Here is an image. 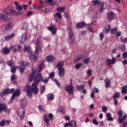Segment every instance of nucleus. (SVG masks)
Segmentation results:
<instances>
[{
    "instance_id": "nucleus-1",
    "label": "nucleus",
    "mask_w": 127,
    "mask_h": 127,
    "mask_svg": "<svg viewBox=\"0 0 127 127\" xmlns=\"http://www.w3.org/2000/svg\"><path fill=\"white\" fill-rule=\"evenodd\" d=\"M15 4L16 5V9L17 11H15L14 9L11 8H6L4 9L3 12L5 14L1 13L0 14V20H4L6 21L9 20L10 18L7 16V15H15V16H18L23 14V12H21L22 9V6L18 2H15Z\"/></svg>"
},
{
    "instance_id": "nucleus-2",
    "label": "nucleus",
    "mask_w": 127,
    "mask_h": 127,
    "mask_svg": "<svg viewBox=\"0 0 127 127\" xmlns=\"http://www.w3.org/2000/svg\"><path fill=\"white\" fill-rule=\"evenodd\" d=\"M2 91H3V92H0V97H2V98H3L4 96H6V95H8V94H12V93H13L14 89L11 88V89H9V88H6L5 90L2 89Z\"/></svg>"
},
{
    "instance_id": "nucleus-3",
    "label": "nucleus",
    "mask_w": 127,
    "mask_h": 127,
    "mask_svg": "<svg viewBox=\"0 0 127 127\" xmlns=\"http://www.w3.org/2000/svg\"><path fill=\"white\" fill-rule=\"evenodd\" d=\"M73 90L74 86L72 84V79H70L69 84L67 85L65 88V91H66V92H68V93L70 95H73L74 94V92H73Z\"/></svg>"
},
{
    "instance_id": "nucleus-4",
    "label": "nucleus",
    "mask_w": 127,
    "mask_h": 127,
    "mask_svg": "<svg viewBox=\"0 0 127 127\" xmlns=\"http://www.w3.org/2000/svg\"><path fill=\"white\" fill-rule=\"evenodd\" d=\"M22 47L20 45H15L10 47V49L12 50L13 53H16L17 51H20L21 50Z\"/></svg>"
},
{
    "instance_id": "nucleus-5",
    "label": "nucleus",
    "mask_w": 127,
    "mask_h": 127,
    "mask_svg": "<svg viewBox=\"0 0 127 127\" xmlns=\"http://www.w3.org/2000/svg\"><path fill=\"white\" fill-rule=\"evenodd\" d=\"M6 112V113H9L10 112V109H7V106L5 104L0 102V114L1 112Z\"/></svg>"
},
{
    "instance_id": "nucleus-6",
    "label": "nucleus",
    "mask_w": 127,
    "mask_h": 127,
    "mask_svg": "<svg viewBox=\"0 0 127 127\" xmlns=\"http://www.w3.org/2000/svg\"><path fill=\"white\" fill-rule=\"evenodd\" d=\"M68 37L70 43H71V44L74 43L75 38L74 37V33H73V30H72L71 28H69L68 30Z\"/></svg>"
},
{
    "instance_id": "nucleus-7",
    "label": "nucleus",
    "mask_w": 127,
    "mask_h": 127,
    "mask_svg": "<svg viewBox=\"0 0 127 127\" xmlns=\"http://www.w3.org/2000/svg\"><path fill=\"white\" fill-rule=\"evenodd\" d=\"M121 97V92H117L115 94H113V98L114 100V105L117 106L119 103L117 99H120Z\"/></svg>"
},
{
    "instance_id": "nucleus-8",
    "label": "nucleus",
    "mask_w": 127,
    "mask_h": 127,
    "mask_svg": "<svg viewBox=\"0 0 127 127\" xmlns=\"http://www.w3.org/2000/svg\"><path fill=\"white\" fill-rule=\"evenodd\" d=\"M38 84H39V82L36 80L34 81L33 83L32 84V87H33L32 89L33 92H34L35 95H37V93H38V88H37Z\"/></svg>"
},
{
    "instance_id": "nucleus-9",
    "label": "nucleus",
    "mask_w": 127,
    "mask_h": 127,
    "mask_svg": "<svg viewBox=\"0 0 127 127\" xmlns=\"http://www.w3.org/2000/svg\"><path fill=\"white\" fill-rule=\"evenodd\" d=\"M35 74H36V68L32 67V72L29 74V82H32L34 77H35Z\"/></svg>"
},
{
    "instance_id": "nucleus-10",
    "label": "nucleus",
    "mask_w": 127,
    "mask_h": 127,
    "mask_svg": "<svg viewBox=\"0 0 127 127\" xmlns=\"http://www.w3.org/2000/svg\"><path fill=\"white\" fill-rule=\"evenodd\" d=\"M26 66H27V64H26V63L22 62L20 66H18V68L19 69L21 74H22V73L24 72L25 68H26Z\"/></svg>"
},
{
    "instance_id": "nucleus-11",
    "label": "nucleus",
    "mask_w": 127,
    "mask_h": 127,
    "mask_svg": "<svg viewBox=\"0 0 127 127\" xmlns=\"http://www.w3.org/2000/svg\"><path fill=\"white\" fill-rule=\"evenodd\" d=\"M117 61V58L113 57L112 60L110 59H107L106 60V63L107 66H110V65H115L116 64V61Z\"/></svg>"
},
{
    "instance_id": "nucleus-12",
    "label": "nucleus",
    "mask_w": 127,
    "mask_h": 127,
    "mask_svg": "<svg viewBox=\"0 0 127 127\" xmlns=\"http://www.w3.org/2000/svg\"><path fill=\"white\" fill-rule=\"evenodd\" d=\"M36 44L37 48H36V52L41 50V39L40 37H38L36 40Z\"/></svg>"
},
{
    "instance_id": "nucleus-13",
    "label": "nucleus",
    "mask_w": 127,
    "mask_h": 127,
    "mask_svg": "<svg viewBox=\"0 0 127 127\" xmlns=\"http://www.w3.org/2000/svg\"><path fill=\"white\" fill-rule=\"evenodd\" d=\"M3 31H5V30H10L12 29V24L11 23H8L6 25H3L2 26Z\"/></svg>"
},
{
    "instance_id": "nucleus-14",
    "label": "nucleus",
    "mask_w": 127,
    "mask_h": 127,
    "mask_svg": "<svg viewBox=\"0 0 127 127\" xmlns=\"http://www.w3.org/2000/svg\"><path fill=\"white\" fill-rule=\"evenodd\" d=\"M28 57L31 61H34V60H36V57L34 55V53L33 52H28Z\"/></svg>"
},
{
    "instance_id": "nucleus-15",
    "label": "nucleus",
    "mask_w": 127,
    "mask_h": 127,
    "mask_svg": "<svg viewBox=\"0 0 127 127\" xmlns=\"http://www.w3.org/2000/svg\"><path fill=\"white\" fill-rule=\"evenodd\" d=\"M35 80H36L37 82H41L42 81V79H43V76H42V73H38L36 76L35 77Z\"/></svg>"
},
{
    "instance_id": "nucleus-16",
    "label": "nucleus",
    "mask_w": 127,
    "mask_h": 127,
    "mask_svg": "<svg viewBox=\"0 0 127 127\" xmlns=\"http://www.w3.org/2000/svg\"><path fill=\"white\" fill-rule=\"evenodd\" d=\"M47 29L50 30V31H52V33L53 35H54V34H56V32H57V28L54 27L53 25L49 26L47 28Z\"/></svg>"
},
{
    "instance_id": "nucleus-17",
    "label": "nucleus",
    "mask_w": 127,
    "mask_h": 127,
    "mask_svg": "<svg viewBox=\"0 0 127 127\" xmlns=\"http://www.w3.org/2000/svg\"><path fill=\"white\" fill-rule=\"evenodd\" d=\"M15 37V34H14V33H11L10 35L5 36L4 37V38L5 41H9L10 39H12V38H14Z\"/></svg>"
},
{
    "instance_id": "nucleus-18",
    "label": "nucleus",
    "mask_w": 127,
    "mask_h": 127,
    "mask_svg": "<svg viewBox=\"0 0 127 127\" xmlns=\"http://www.w3.org/2000/svg\"><path fill=\"white\" fill-rule=\"evenodd\" d=\"M20 95V89H16L14 93L12 94V97L11 98V100H13V99H14L15 97H19V95Z\"/></svg>"
},
{
    "instance_id": "nucleus-19",
    "label": "nucleus",
    "mask_w": 127,
    "mask_h": 127,
    "mask_svg": "<svg viewBox=\"0 0 127 127\" xmlns=\"http://www.w3.org/2000/svg\"><path fill=\"white\" fill-rule=\"evenodd\" d=\"M30 36H28V35H26V34H24L22 35V38L21 40V43H24L26 39H28Z\"/></svg>"
},
{
    "instance_id": "nucleus-20",
    "label": "nucleus",
    "mask_w": 127,
    "mask_h": 127,
    "mask_svg": "<svg viewBox=\"0 0 127 127\" xmlns=\"http://www.w3.org/2000/svg\"><path fill=\"white\" fill-rule=\"evenodd\" d=\"M58 71H59V76H60V77H63V76L65 75V71L64 70V68H58Z\"/></svg>"
},
{
    "instance_id": "nucleus-21",
    "label": "nucleus",
    "mask_w": 127,
    "mask_h": 127,
    "mask_svg": "<svg viewBox=\"0 0 127 127\" xmlns=\"http://www.w3.org/2000/svg\"><path fill=\"white\" fill-rule=\"evenodd\" d=\"M114 16H115V13L113 12H110L108 14L107 17L109 20H113V19H114Z\"/></svg>"
},
{
    "instance_id": "nucleus-22",
    "label": "nucleus",
    "mask_w": 127,
    "mask_h": 127,
    "mask_svg": "<svg viewBox=\"0 0 127 127\" xmlns=\"http://www.w3.org/2000/svg\"><path fill=\"white\" fill-rule=\"evenodd\" d=\"M53 60H55V57L52 55L48 56L46 58L47 62H52Z\"/></svg>"
},
{
    "instance_id": "nucleus-23",
    "label": "nucleus",
    "mask_w": 127,
    "mask_h": 127,
    "mask_svg": "<svg viewBox=\"0 0 127 127\" xmlns=\"http://www.w3.org/2000/svg\"><path fill=\"white\" fill-rule=\"evenodd\" d=\"M63 66H64V62L61 61L57 64V69H62L64 68Z\"/></svg>"
},
{
    "instance_id": "nucleus-24",
    "label": "nucleus",
    "mask_w": 127,
    "mask_h": 127,
    "mask_svg": "<svg viewBox=\"0 0 127 127\" xmlns=\"http://www.w3.org/2000/svg\"><path fill=\"white\" fill-rule=\"evenodd\" d=\"M27 104V100L26 99H22L20 103V106L22 108H25Z\"/></svg>"
},
{
    "instance_id": "nucleus-25",
    "label": "nucleus",
    "mask_w": 127,
    "mask_h": 127,
    "mask_svg": "<svg viewBox=\"0 0 127 127\" xmlns=\"http://www.w3.org/2000/svg\"><path fill=\"white\" fill-rule=\"evenodd\" d=\"M9 49H8L7 47H4L3 49L2 53H3V54H4V55H8V54H9Z\"/></svg>"
},
{
    "instance_id": "nucleus-26",
    "label": "nucleus",
    "mask_w": 127,
    "mask_h": 127,
    "mask_svg": "<svg viewBox=\"0 0 127 127\" xmlns=\"http://www.w3.org/2000/svg\"><path fill=\"white\" fill-rule=\"evenodd\" d=\"M86 25V23L84 22H81L77 23L76 25V28H82L83 26H85Z\"/></svg>"
},
{
    "instance_id": "nucleus-27",
    "label": "nucleus",
    "mask_w": 127,
    "mask_h": 127,
    "mask_svg": "<svg viewBox=\"0 0 127 127\" xmlns=\"http://www.w3.org/2000/svg\"><path fill=\"white\" fill-rule=\"evenodd\" d=\"M48 101H53L54 100V94L50 93L47 96Z\"/></svg>"
},
{
    "instance_id": "nucleus-28",
    "label": "nucleus",
    "mask_w": 127,
    "mask_h": 127,
    "mask_svg": "<svg viewBox=\"0 0 127 127\" xmlns=\"http://www.w3.org/2000/svg\"><path fill=\"white\" fill-rule=\"evenodd\" d=\"M24 52H31V47L30 46H26L24 47Z\"/></svg>"
},
{
    "instance_id": "nucleus-29",
    "label": "nucleus",
    "mask_w": 127,
    "mask_h": 127,
    "mask_svg": "<svg viewBox=\"0 0 127 127\" xmlns=\"http://www.w3.org/2000/svg\"><path fill=\"white\" fill-rule=\"evenodd\" d=\"M86 87V85L85 84H81V85H76V88H77V90H78V91H81V90L83 89H85V88Z\"/></svg>"
},
{
    "instance_id": "nucleus-30",
    "label": "nucleus",
    "mask_w": 127,
    "mask_h": 127,
    "mask_svg": "<svg viewBox=\"0 0 127 127\" xmlns=\"http://www.w3.org/2000/svg\"><path fill=\"white\" fill-rule=\"evenodd\" d=\"M105 87L106 88H108L111 86V80L108 78H106L105 80Z\"/></svg>"
},
{
    "instance_id": "nucleus-31",
    "label": "nucleus",
    "mask_w": 127,
    "mask_h": 127,
    "mask_svg": "<svg viewBox=\"0 0 127 127\" xmlns=\"http://www.w3.org/2000/svg\"><path fill=\"white\" fill-rule=\"evenodd\" d=\"M28 27V24H27V22H24L22 25L21 26V29H24V30H26L27 29V28Z\"/></svg>"
},
{
    "instance_id": "nucleus-32",
    "label": "nucleus",
    "mask_w": 127,
    "mask_h": 127,
    "mask_svg": "<svg viewBox=\"0 0 127 127\" xmlns=\"http://www.w3.org/2000/svg\"><path fill=\"white\" fill-rule=\"evenodd\" d=\"M59 111L62 114H66V110L63 108V106H60L59 108Z\"/></svg>"
},
{
    "instance_id": "nucleus-33",
    "label": "nucleus",
    "mask_w": 127,
    "mask_h": 127,
    "mask_svg": "<svg viewBox=\"0 0 127 127\" xmlns=\"http://www.w3.org/2000/svg\"><path fill=\"white\" fill-rule=\"evenodd\" d=\"M25 90L26 92H29L30 91H32L33 92V89L32 87L29 85H28L25 87Z\"/></svg>"
},
{
    "instance_id": "nucleus-34",
    "label": "nucleus",
    "mask_w": 127,
    "mask_h": 127,
    "mask_svg": "<svg viewBox=\"0 0 127 127\" xmlns=\"http://www.w3.org/2000/svg\"><path fill=\"white\" fill-rule=\"evenodd\" d=\"M122 94H127V85H125L122 87Z\"/></svg>"
},
{
    "instance_id": "nucleus-35",
    "label": "nucleus",
    "mask_w": 127,
    "mask_h": 127,
    "mask_svg": "<svg viewBox=\"0 0 127 127\" xmlns=\"http://www.w3.org/2000/svg\"><path fill=\"white\" fill-rule=\"evenodd\" d=\"M46 2L47 3H48L50 4V5H51L52 6H53V5H55L56 3L55 2H53V0H46Z\"/></svg>"
},
{
    "instance_id": "nucleus-36",
    "label": "nucleus",
    "mask_w": 127,
    "mask_h": 127,
    "mask_svg": "<svg viewBox=\"0 0 127 127\" xmlns=\"http://www.w3.org/2000/svg\"><path fill=\"white\" fill-rule=\"evenodd\" d=\"M105 30H104L105 32L106 33H108V32H109L110 31V30H111V25H106L105 27Z\"/></svg>"
},
{
    "instance_id": "nucleus-37",
    "label": "nucleus",
    "mask_w": 127,
    "mask_h": 127,
    "mask_svg": "<svg viewBox=\"0 0 127 127\" xmlns=\"http://www.w3.org/2000/svg\"><path fill=\"white\" fill-rule=\"evenodd\" d=\"M106 117L107 118V121H114V119L112 118L111 113L106 114Z\"/></svg>"
},
{
    "instance_id": "nucleus-38",
    "label": "nucleus",
    "mask_w": 127,
    "mask_h": 127,
    "mask_svg": "<svg viewBox=\"0 0 127 127\" xmlns=\"http://www.w3.org/2000/svg\"><path fill=\"white\" fill-rule=\"evenodd\" d=\"M7 65H8V66H9V67H13V66H14V63L12 61H8V62H7Z\"/></svg>"
},
{
    "instance_id": "nucleus-39",
    "label": "nucleus",
    "mask_w": 127,
    "mask_h": 127,
    "mask_svg": "<svg viewBox=\"0 0 127 127\" xmlns=\"http://www.w3.org/2000/svg\"><path fill=\"white\" fill-rule=\"evenodd\" d=\"M84 64H89L91 62V60L90 59V58H85L83 60Z\"/></svg>"
},
{
    "instance_id": "nucleus-40",
    "label": "nucleus",
    "mask_w": 127,
    "mask_h": 127,
    "mask_svg": "<svg viewBox=\"0 0 127 127\" xmlns=\"http://www.w3.org/2000/svg\"><path fill=\"white\" fill-rule=\"evenodd\" d=\"M83 58V56L82 55H78L76 58L74 59V62H77V61H79L80 59H82Z\"/></svg>"
},
{
    "instance_id": "nucleus-41",
    "label": "nucleus",
    "mask_w": 127,
    "mask_h": 127,
    "mask_svg": "<svg viewBox=\"0 0 127 127\" xmlns=\"http://www.w3.org/2000/svg\"><path fill=\"white\" fill-rule=\"evenodd\" d=\"M65 6L62 7H58L57 8V11H61L62 12H63V11L65 10Z\"/></svg>"
},
{
    "instance_id": "nucleus-42",
    "label": "nucleus",
    "mask_w": 127,
    "mask_h": 127,
    "mask_svg": "<svg viewBox=\"0 0 127 127\" xmlns=\"http://www.w3.org/2000/svg\"><path fill=\"white\" fill-rule=\"evenodd\" d=\"M42 81L43 83H45V84H47L48 82H49V77H45L44 79L42 78Z\"/></svg>"
},
{
    "instance_id": "nucleus-43",
    "label": "nucleus",
    "mask_w": 127,
    "mask_h": 127,
    "mask_svg": "<svg viewBox=\"0 0 127 127\" xmlns=\"http://www.w3.org/2000/svg\"><path fill=\"white\" fill-rule=\"evenodd\" d=\"M55 17H58L60 19H61L62 18V16L61 15V12H57L56 13L55 15Z\"/></svg>"
},
{
    "instance_id": "nucleus-44",
    "label": "nucleus",
    "mask_w": 127,
    "mask_h": 127,
    "mask_svg": "<svg viewBox=\"0 0 127 127\" xmlns=\"http://www.w3.org/2000/svg\"><path fill=\"white\" fill-rule=\"evenodd\" d=\"M101 4V8L99 10V12H103L104 11V9H105V8H104V3H100Z\"/></svg>"
},
{
    "instance_id": "nucleus-45",
    "label": "nucleus",
    "mask_w": 127,
    "mask_h": 127,
    "mask_svg": "<svg viewBox=\"0 0 127 127\" xmlns=\"http://www.w3.org/2000/svg\"><path fill=\"white\" fill-rule=\"evenodd\" d=\"M16 79H17L16 75L14 74V75H11V81L12 82H14V81L15 80H16Z\"/></svg>"
},
{
    "instance_id": "nucleus-46",
    "label": "nucleus",
    "mask_w": 127,
    "mask_h": 127,
    "mask_svg": "<svg viewBox=\"0 0 127 127\" xmlns=\"http://www.w3.org/2000/svg\"><path fill=\"white\" fill-rule=\"evenodd\" d=\"M5 125V120H2L0 122V127H4Z\"/></svg>"
},
{
    "instance_id": "nucleus-47",
    "label": "nucleus",
    "mask_w": 127,
    "mask_h": 127,
    "mask_svg": "<svg viewBox=\"0 0 127 127\" xmlns=\"http://www.w3.org/2000/svg\"><path fill=\"white\" fill-rule=\"evenodd\" d=\"M73 127V124H72V123H71L70 122H69L68 123H65L64 124V127Z\"/></svg>"
},
{
    "instance_id": "nucleus-48",
    "label": "nucleus",
    "mask_w": 127,
    "mask_h": 127,
    "mask_svg": "<svg viewBox=\"0 0 127 127\" xmlns=\"http://www.w3.org/2000/svg\"><path fill=\"white\" fill-rule=\"evenodd\" d=\"M41 94L42 95L45 92V86H42L40 90Z\"/></svg>"
},
{
    "instance_id": "nucleus-49",
    "label": "nucleus",
    "mask_w": 127,
    "mask_h": 127,
    "mask_svg": "<svg viewBox=\"0 0 127 127\" xmlns=\"http://www.w3.org/2000/svg\"><path fill=\"white\" fill-rule=\"evenodd\" d=\"M92 2L94 4V5H99L100 4V1L98 0H93Z\"/></svg>"
},
{
    "instance_id": "nucleus-50",
    "label": "nucleus",
    "mask_w": 127,
    "mask_h": 127,
    "mask_svg": "<svg viewBox=\"0 0 127 127\" xmlns=\"http://www.w3.org/2000/svg\"><path fill=\"white\" fill-rule=\"evenodd\" d=\"M44 122L46 123L47 127H49L50 120L47 119L44 120Z\"/></svg>"
},
{
    "instance_id": "nucleus-51",
    "label": "nucleus",
    "mask_w": 127,
    "mask_h": 127,
    "mask_svg": "<svg viewBox=\"0 0 127 127\" xmlns=\"http://www.w3.org/2000/svg\"><path fill=\"white\" fill-rule=\"evenodd\" d=\"M43 67V64H42L38 66V70L39 72L42 71V68Z\"/></svg>"
},
{
    "instance_id": "nucleus-52",
    "label": "nucleus",
    "mask_w": 127,
    "mask_h": 127,
    "mask_svg": "<svg viewBox=\"0 0 127 127\" xmlns=\"http://www.w3.org/2000/svg\"><path fill=\"white\" fill-rule=\"evenodd\" d=\"M27 95L28 97L30 98V97L32 96V90H31L30 91H27Z\"/></svg>"
},
{
    "instance_id": "nucleus-53",
    "label": "nucleus",
    "mask_w": 127,
    "mask_h": 127,
    "mask_svg": "<svg viewBox=\"0 0 127 127\" xmlns=\"http://www.w3.org/2000/svg\"><path fill=\"white\" fill-rule=\"evenodd\" d=\"M99 36L100 37V40H103L104 38V36H105V33L102 32L99 34Z\"/></svg>"
},
{
    "instance_id": "nucleus-54",
    "label": "nucleus",
    "mask_w": 127,
    "mask_h": 127,
    "mask_svg": "<svg viewBox=\"0 0 127 127\" xmlns=\"http://www.w3.org/2000/svg\"><path fill=\"white\" fill-rule=\"evenodd\" d=\"M24 115H25V112L23 111L22 113L20 115L21 120H23V119H24Z\"/></svg>"
},
{
    "instance_id": "nucleus-55",
    "label": "nucleus",
    "mask_w": 127,
    "mask_h": 127,
    "mask_svg": "<svg viewBox=\"0 0 127 127\" xmlns=\"http://www.w3.org/2000/svg\"><path fill=\"white\" fill-rule=\"evenodd\" d=\"M16 71V68L15 67H11V73H15Z\"/></svg>"
},
{
    "instance_id": "nucleus-56",
    "label": "nucleus",
    "mask_w": 127,
    "mask_h": 127,
    "mask_svg": "<svg viewBox=\"0 0 127 127\" xmlns=\"http://www.w3.org/2000/svg\"><path fill=\"white\" fill-rule=\"evenodd\" d=\"M102 112L103 113H107V111H108V108L106 106H103L102 108Z\"/></svg>"
},
{
    "instance_id": "nucleus-57",
    "label": "nucleus",
    "mask_w": 127,
    "mask_h": 127,
    "mask_svg": "<svg viewBox=\"0 0 127 127\" xmlns=\"http://www.w3.org/2000/svg\"><path fill=\"white\" fill-rule=\"evenodd\" d=\"M92 70L88 69L87 70V75H88V76H92Z\"/></svg>"
},
{
    "instance_id": "nucleus-58",
    "label": "nucleus",
    "mask_w": 127,
    "mask_h": 127,
    "mask_svg": "<svg viewBox=\"0 0 127 127\" xmlns=\"http://www.w3.org/2000/svg\"><path fill=\"white\" fill-rule=\"evenodd\" d=\"M120 49L122 51H126V46H125V45H122L120 47Z\"/></svg>"
},
{
    "instance_id": "nucleus-59",
    "label": "nucleus",
    "mask_w": 127,
    "mask_h": 127,
    "mask_svg": "<svg viewBox=\"0 0 127 127\" xmlns=\"http://www.w3.org/2000/svg\"><path fill=\"white\" fill-rule=\"evenodd\" d=\"M119 123H120V124H122V123H124V121H125V118H124V117L122 118V117H119Z\"/></svg>"
},
{
    "instance_id": "nucleus-60",
    "label": "nucleus",
    "mask_w": 127,
    "mask_h": 127,
    "mask_svg": "<svg viewBox=\"0 0 127 127\" xmlns=\"http://www.w3.org/2000/svg\"><path fill=\"white\" fill-rule=\"evenodd\" d=\"M82 66V64L79 63L77 64H76L75 65V68L76 69H79V68H80V67Z\"/></svg>"
},
{
    "instance_id": "nucleus-61",
    "label": "nucleus",
    "mask_w": 127,
    "mask_h": 127,
    "mask_svg": "<svg viewBox=\"0 0 127 127\" xmlns=\"http://www.w3.org/2000/svg\"><path fill=\"white\" fill-rule=\"evenodd\" d=\"M93 124L95 125V126H98L99 125V122L97 121V120L94 119L92 121Z\"/></svg>"
},
{
    "instance_id": "nucleus-62",
    "label": "nucleus",
    "mask_w": 127,
    "mask_h": 127,
    "mask_svg": "<svg viewBox=\"0 0 127 127\" xmlns=\"http://www.w3.org/2000/svg\"><path fill=\"white\" fill-rule=\"evenodd\" d=\"M54 76H55V72H51L50 74H49V79L50 78H54Z\"/></svg>"
},
{
    "instance_id": "nucleus-63",
    "label": "nucleus",
    "mask_w": 127,
    "mask_h": 127,
    "mask_svg": "<svg viewBox=\"0 0 127 127\" xmlns=\"http://www.w3.org/2000/svg\"><path fill=\"white\" fill-rule=\"evenodd\" d=\"M117 30H118V29L117 28H114L111 30V33L112 34H115V33H116V32H117Z\"/></svg>"
},
{
    "instance_id": "nucleus-64",
    "label": "nucleus",
    "mask_w": 127,
    "mask_h": 127,
    "mask_svg": "<svg viewBox=\"0 0 127 127\" xmlns=\"http://www.w3.org/2000/svg\"><path fill=\"white\" fill-rule=\"evenodd\" d=\"M123 57L124 59H127V52H125L123 54Z\"/></svg>"
}]
</instances>
